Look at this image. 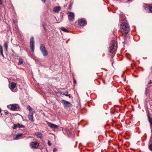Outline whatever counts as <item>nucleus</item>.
<instances>
[{
    "instance_id": "obj_1",
    "label": "nucleus",
    "mask_w": 152,
    "mask_h": 152,
    "mask_svg": "<svg viewBox=\"0 0 152 152\" xmlns=\"http://www.w3.org/2000/svg\"><path fill=\"white\" fill-rule=\"evenodd\" d=\"M121 28L122 32H124L126 35L129 32L130 28L129 25L127 23H123L121 25Z\"/></svg>"
},
{
    "instance_id": "obj_2",
    "label": "nucleus",
    "mask_w": 152,
    "mask_h": 152,
    "mask_svg": "<svg viewBox=\"0 0 152 152\" xmlns=\"http://www.w3.org/2000/svg\"><path fill=\"white\" fill-rule=\"evenodd\" d=\"M39 49L44 56H45L48 55V51L46 49L45 45L44 44L41 45Z\"/></svg>"
},
{
    "instance_id": "obj_3",
    "label": "nucleus",
    "mask_w": 152,
    "mask_h": 152,
    "mask_svg": "<svg viewBox=\"0 0 152 152\" xmlns=\"http://www.w3.org/2000/svg\"><path fill=\"white\" fill-rule=\"evenodd\" d=\"M7 107L12 110L17 111L19 108V106L17 104H12L7 106Z\"/></svg>"
},
{
    "instance_id": "obj_4",
    "label": "nucleus",
    "mask_w": 152,
    "mask_h": 152,
    "mask_svg": "<svg viewBox=\"0 0 152 152\" xmlns=\"http://www.w3.org/2000/svg\"><path fill=\"white\" fill-rule=\"evenodd\" d=\"M61 103H63L64 107L65 108H69L71 105V104L69 102L64 100L61 101Z\"/></svg>"
},
{
    "instance_id": "obj_5",
    "label": "nucleus",
    "mask_w": 152,
    "mask_h": 152,
    "mask_svg": "<svg viewBox=\"0 0 152 152\" xmlns=\"http://www.w3.org/2000/svg\"><path fill=\"white\" fill-rule=\"evenodd\" d=\"M34 40L33 37H31L30 39V47L31 50L33 52L34 51Z\"/></svg>"
},
{
    "instance_id": "obj_6",
    "label": "nucleus",
    "mask_w": 152,
    "mask_h": 152,
    "mask_svg": "<svg viewBox=\"0 0 152 152\" xmlns=\"http://www.w3.org/2000/svg\"><path fill=\"white\" fill-rule=\"evenodd\" d=\"M16 84L13 82L11 83L10 85L9 86V88L13 92H16L17 91V89L16 88Z\"/></svg>"
},
{
    "instance_id": "obj_7",
    "label": "nucleus",
    "mask_w": 152,
    "mask_h": 152,
    "mask_svg": "<svg viewBox=\"0 0 152 152\" xmlns=\"http://www.w3.org/2000/svg\"><path fill=\"white\" fill-rule=\"evenodd\" d=\"M68 18L70 21H73L74 20V14L73 13L68 12H67Z\"/></svg>"
},
{
    "instance_id": "obj_8",
    "label": "nucleus",
    "mask_w": 152,
    "mask_h": 152,
    "mask_svg": "<svg viewBox=\"0 0 152 152\" xmlns=\"http://www.w3.org/2000/svg\"><path fill=\"white\" fill-rule=\"evenodd\" d=\"M112 45L109 48V51L111 53L112 51H113V49H114V47L115 46V41L114 40H112L111 41Z\"/></svg>"
},
{
    "instance_id": "obj_9",
    "label": "nucleus",
    "mask_w": 152,
    "mask_h": 152,
    "mask_svg": "<svg viewBox=\"0 0 152 152\" xmlns=\"http://www.w3.org/2000/svg\"><path fill=\"white\" fill-rule=\"evenodd\" d=\"M78 24L80 26H83L86 25V22L83 19H81L78 21Z\"/></svg>"
},
{
    "instance_id": "obj_10",
    "label": "nucleus",
    "mask_w": 152,
    "mask_h": 152,
    "mask_svg": "<svg viewBox=\"0 0 152 152\" xmlns=\"http://www.w3.org/2000/svg\"><path fill=\"white\" fill-rule=\"evenodd\" d=\"M31 145L33 148H37L39 146L38 143L37 142H32L31 143Z\"/></svg>"
},
{
    "instance_id": "obj_11",
    "label": "nucleus",
    "mask_w": 152,
    "mask_h": 152,
    "mask_svg": "<svg viewBox=\"0 0 152 152\" xmlns=\"http://www.w3.org/2000/svg\"><path fill=\"white\" fill-rule=\"evenodd\" d=\"M48 124L49 127L53 129L57 128L58 126V125H56L55 124H54L50 122H48Z\"/></svg>"
},
{
    "instance_id": "obj_12",
    "label": "nucleus",
    "mask_w": 152,
    "mask_h": 152,
    "mask_svg": "<svg viewBox=\"0 0 152 152\" xmlns=\"http://www.w3.org/2000/svg\"><path fill=\"white\" fill-rule=\"evenodd\" d=\"M28 118L29 121L31 122H34L33 113L31 112L29 113L28 115Z\"/></svg>"
},
{
    "instance_id": "obj_13",
    "label": "nucleus",
    "mask_w": 152,
    "mask_h": 152,
    "mask_svg": "<svg viewBox=\"0 0 152 152\" xmlns=\"http://www.w3.org/2000/svg\"><path fill=\"white\" fill-rule=\"evenodd\" d=\"M61 9V7L59 6H56L53 8V11L55 12L58 13Z\"/></svg>"
},
{
    "instance_id": "obj_14",
    "label": "nucleus",
    "mask_w": 152,
    "mask_h": 152,
    "mask_svg": "<svg viewBox=\"0 0 152 152\" xmlns=\"http://www.w3.org/2000/svg\"><path fill=\"white\" fill-rule=\"evenodd\" d=\"M145 6H146V7H148L150 12L152 13V4H146L145 5Z\"/></svg>"
},
{
    "instance_id": "obj_15",
    "label": "nucleus",
    "mask_w": 152,
    "mask_h": 152,
    "mask_svg": "<svg viewBox=\"0 0 152 152\" xmlns=\"http://www.w3.org/2000/svg\"><path fill=\"white\" fill-rule=\"evenodd\" d=\"M34 135L41 139L42 138V134L40 132H36L34 133Z\"/></svg>"
},
{
    "instance_id": "obj_16",
    "label": "nucleus",
    "mask_w": 152,
    "mask_h": 152,
    "mask_svg": "<svg viewBox=\"0 0 152 152\" xmlns=\"http://www.w3.org/2000/svg\"><path fill=\"white\" fill-rule=\"evenodd\" d=\"M23 134L22 133H19L17 134L15 137L14 138V140H18L19 139V138L22 136Z\"/></svg>"
},
{
    "instance_id": "obj_17",
    "label": "nucleus",
    "mask_w": 152,
    "mask_h": 152,
    "mask_svg": "<svg viewBox=\"0 0 152 152\" xmlns=\"http://www.w3.org/2000/svg\"><path fill=\"white\" fill-rule=\"evenodd\" d=\"M9 42L8 41L4 43V47L6 50H7Z\"/></svg>"
},
{
    "instance_id": "obj_18",
    "label": "nucleus",
    "mask_w": 152,
    "mask_h": 152,
    "mask_svg": "<svg viewBox=\"0 0 152 152\" xmlns=\"http://www.w3.org/2000/svg\"><path fill=\"white\" fill-rule=\"evenodd\" d=\"M23 59L21 58H19V62L18 63V64H23Z\"/></svg>"
},
{
    "instance_id": "obj_19",
    "label": "nucleus",
    "mask_w": 152,
    "mask_h": 152,
    "mask_svg": "<svg viewBox=\"0 0 152 152\" xmlns=\"http://www.w3.org/2000/svg\"><path fill=\"white\" fill-rule=\"evenodd\" d=\"M148 118L149 119V121L151 125V127L152 128V118H151L148 115Z\"/></svg>"
},
{
    "instance_id": "obj_20",
    "label": "nucleus",
    "mask_w": 152,
    "mask_h": 152,
    "mask_svg": "<svg viewBox=\"0 0 152 152\" xmlns=\"http://www.w3.org/2000/svg\"><path fill=\"white\" fill-rule=\"evenodd\" d=\"M120 18L122 20H124L125 19V16L123 15L122 14H120Z\"/></svg>"
},
{
    "instance_id": "obj_21",
    "label": "nucleus",
    "mask_w": 152,
    "mask_h": 152,
    "mask_svg": "<svg viewBox=\"0 0 152 152\" xmlns=\"http://www.w3.org/2000/svg\"><path fill=\"white\" fill-rule=\"evenodd\" d=\"M18 127L19 128H25L24 126L22 124H20L19 123H18Z\"/></svg>"
},
{
    "instance_id": "obj_22",
    "label": "nucleus",
    "mask_w": 152,
    "mask_h": 152,
    "mask_svg": "<svg viewBox=\"0 0 152 152\" xmlns=\"http://www.w3.org/2000/svg\"><path fill=\"white\" fill-rule=\"evenodd\" d=\"M61 31H62L64 32H68V31L64 27L61 28Z\"/></svg>"
},
{
    "instance_id": "obj_23",
    "label": "nucleus",
    "mask_w": 152,
    "mask_h": 152,
    "mask_svg": "<svg viewBox=\"0 0 152 152\" xmlns=\"http://www.w3.org/2000/svg\"><path fill=\"white\" fill-rule=\"evenodd\" d=\"M27 108L28 109V110L29 111V113L31 112V111L32 110L33 108L31 107L29 105H28L27 106Z\"/></svg>"
},
{
    "instance_id": "obj_24",
    "label": "nucleus",
    "mask_w": 152,
    "mask_h": 152,
    "mask_svg": "<svg viewBox=\"0 0 152 152\" xmlns=\"http://www.w3.org/2000/svg\"><path fill=\"white\" fill-rule=\"evenodd\" d=\"M17 127H18V123L17 124H13V125L12 127L13 129H16Z\"/></svg>"
},
{
    "instance_id": "obj_25",
    "label": "nucleus",
    "mask_w": 152,
    "mask_h": 152,
    "mask_svg": "<svg viewBox=\"0 0 152 152\" xmlns=\"http://www.w3.org/2000/svg\"><path fill=\"white\" fill-rule=\"evenodd\" d=\"M61 94L64 95H65L66 96H67L68 94V92L67 91H65V92H61Z\"/></svg>"
},
{
    "instance_id": "obj_26",
    "label": "nucleus",
    "mask_w": 152,
    "mask_h": 152,
    "mask_svg": "<svg viewBox=\"0 0 152 152\" xmlns=\"http://www.w3.org/2000/svg\"><path fill=\"white\" fill-rule=\"evenodd\" d=\"M149 148L150 150L152 151V143L151 144H149Z\"/></svg>"
},
{
    "instance_id": "obj_27",
    "label": "nucleus",
    "mask_w": 152,
    "mask_h": 152,
    "mask_svg": "<svg viewBox=\"0 0 152 152\" xmlns=\"http://www.w3.org/2000/svg\"><path fill=\"white\" fill-rule=\"evenodd\" d=\"M0 53H3L2 48L1 46V45H0Z\"/></svg>"
},
{
    "instance_id": "obj_28",
    "label": "nucleus",
    "mask_w": 152,
    "mask_h": 152,
    "mask_svg": "<svg viewBox=\"0 0 152 152\" xmlns=\"http://www.w3.org/2000/svg\"><path fill=\"white\" fill-rule=\"evenodd\" d=\"M48 145L49 146H50L51 145V143H50V142L49 140L48 141Z\"/></svg>"
},
{
    "instance_id": "obj_29",
    "label": "nucleus",
    "mask_w": 152,
    "mask_h": 152,
    "mask_svg": "<svg viewBox=\"0 0 152 152\" xmlns=\"http://www.w3.org/2000/svg\"><path fill=\"white\" fill-rule=\"evenodd\" d=\"M57 151V149L56 148H54L53 150V152H56Z\"/></svg>"
},
{
    "instance_id": "obj_30",
    "label": "nucleus",
    "mask_w": 152,
    "mask_h": 152,
    "mask_svg": "<svg viewBox=\"0 0 152 152\" xmlns=\"http://www.w3.org/2000/svg\"><path fill=\"white\" fill-rule=\"evenodd\" d=\"M127 38V37L126 36H125L124 37V40H125V41H124V43H126V38Z\"/></svg>"
},
{
    "instance_id": "obj_31",
    "label": "nucleus",
    "mask_w": 152,
    "mask_h": 152,
    "mask_svg": "<svg viewBox=\"0 0 152 152\" xmlns=\"http://www.w3.org/2000/svg\"><path fill=\"white\" fill-rule=\"evenodd\" d=\"M152 83V81L151 80H150L148 83V84H151Z\"/></svg>"
},
{
    "instance_id": "obj_32",
    "label": "nucleus",
    "mask_w": 152,
    "mask_h": 152,
    "mask_svg": "<svg viewBox=\"0 0 152 152\" xmlns=\"http://www.w3.org/2000/svg\"><path fill=\"white\" fill-rule=\"evenodd\" d=\"M4 113H5V115H7L8 114V113L6 111V112H5Z\"/></svg>"
},
{
    "instance_id": "obj_33",
    "label": "nucleus",
    "mask_w": 152,
    "mask_h": 152,
    "mask_svg": "<svg viewBox=\"0 0 152 152\" xmlns=\"http://www.w3.org/2000/svg\"><path fill=\"white\" fill-rule=\"evenodd\" d=\"M1 56H2L4 57V54H3V53H1Z\"/></svg>"
},
{
    "instance_id": "obj_34",
    "label": "nucleus",
    "mask_w": 152,
    "mask_h": 152,
    "mask_svg": "<svg viewBox=\"0 0 152 152\" xmlns=\"http://www.w3.org/2000/svg\"><path fill=\"white\" fill-rule=\"evenodd\" d=\"M2 4V1L1 0H0V4Z\"/></svg>"
},
{
    "instance_id": "obj_35",
    "label": "nucleus",
    "mask_w": 152,
    "mask_h": 152,
    "mask_svg": "<svg viewBox=\"0 0 152 152\" xmlns=\"http://www.w3.org/2000/svg\"><path fill=\"white\" fill-rule=\"evenodd\" d=\"M74 84H76V81L75 80H74Z\"/></svg>"
},
{
    "instance_id": "obj_36",
    "label": "nucleus",
    "mask_w": 152,
    "mask_h": 152,
    "mask_svg": "<svg viewBox=\"0 0 152 152\" xmlns=\"http://www.w3.org/2000/svg\"><path fill=\"white\" fill-rule=\"evenodd\" d=\"M42 1L45 2L46 1V0H41Z\"/></svg>"
},
{
    "instance_id": "obj_37",
    "label": "nucleus",
    "mask_w": 152,
    "mask_h": 152,
    "mask_svg": "<svg viewBox=\"0 0 152 152\" xmlns=\"http://www.w3.org/2000/svg\"><path fill=\"white\" fill-rule=\"evenodd\" d=\"M147 88H146V90H145V94L146 95L147 93H146V91H147Z\"/></svg>"
},
{
    "instance_id": "obj_38",
    "label": "nucleus",
    "mask_w": 152,
    "mask_h": 152,
    "mask_svg": "<svg viewBox=\"0 0 152 152\" xmlns=\"http://www.w3.org/2000/svg\"><path fill=\"white\" fill-rule=\"evenodd\" d=\"M151 139L152 140V137L151 136L150 138V141L151 140Z\"/></svg>"
},
{
    "instance_id": "obj_39",
    "label": "nucleus",
    "mask_w": 152,
    "mask_h": 152,
    "mask_svg": "<svg viewBox=\"0 0 152 152\" xmlns=\"http://www.w3.org/2000/svg\"><path fill=\"white\" fill-rule=\"evenodd\" d=\"M1 109L0 108V113L1 112Z\"/></svg>"
},
{
    "instance_id": "obj_40",
    "label": "nucleus",
    "mask_w": 152,
    "mask_h": 152,
    "mask_svg": "<svg viewBox=\"0 0 152 152\" xmlns=\"http://www.w3.org/2000/svg\"><path fill=\"white\" fill-rule=\"evenodd\" d=\"M116 50V49H115V51L114 52V53H115Z\"/></svg>"
},
{
    "instance_id": "obj_41",
    "label": "nucleus",
    "mask_w": 152,
    "mask_h": 152,
    "mask_svg": "<svg viewBox=\"0 0 152 152\" xmlns=\"http://www.w3.org/2000/svg\"><path fill=\"white\" fill-rule=\"evenodd\" d=\"M72 4H70V7L72 5Z\"/></svg>"
},
{
    "instance_id": "obj_42",
    "label": "nucleus",
    "mask_w": 152,
    "mask_h": 152,
    "mask_svg": "<svg viewBox=\"0 0 152 152\" xmlns=\"http://www.w3.org/2000/svg\"><path fill=\"white\" fill-rule=\"evenodd\" d=\"M131 0H128V1H131Z\"/></svg>"
},
{
    "instance_id": "obj_43",
    "label": "nucleus",
    "mask_w": 152,
    "mask_h": 152,
    "mask_svg": "<svg viewBox=\"0 0 152 152\" xmlns=\"http://www.w3.org/2000/svg\"><path fill=\"white\" fill-rule=\"evenodd\" d=\"M126 80V78H125L124 80Z\"/></svg>"
},
{
    "instance_id": "obj_44",
    "label": "nucleus",
    "mask_w": 152,
    "mask_h": 152,
    "mask_svg": "<svg viewBox=\"0 0 152 152\" xmlns=\"http://www.w3.org/2000/svg\"><path fill=\"white\" fill-rule=\"evenodd\" d=\"M151 69H152V67H151Z\"/></svg>"
}]
</instances>
